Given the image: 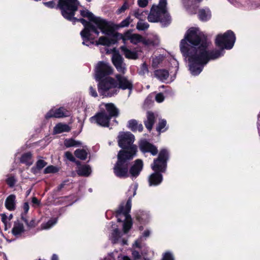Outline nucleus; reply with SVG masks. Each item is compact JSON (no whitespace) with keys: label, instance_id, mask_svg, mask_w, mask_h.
<instances>
[{"label":"nucleus","instance_id":"50","mask_svg":"<svg viewBox=\"0 0 260 260\" xmlns=\"http://www.w3.org/2000/svg\"><path fill=\"white\" fill-rule=\"evenodd\" d=\"M160 58L158 57H155L153 59V64L156 65L159 62Z\"/></svg>","mask_w":260,"mask_h":260},{"label":"nucleus","instance_id":"58","mask_svg":"<svg viewBox=\"0 0 260 260\" xmlns=\"http://www.w3.org/2000/svg\"><path fill=\"white\" fill-rule=\"evenodd\" d=\"M5 215L4 214H3V215H2V221H3L4 222H5Z\"/></svg>","mask_w":260,"mask_h":260},{"label":"nucleus","instance_id":"44","mask_svg":"<svg viewBox=\"0 0 260 260\" xmlns=\"http://www.w3.org/2000/svg\"><path fill=\"white\" fill-rule=\"evenodd\" d=\"M138 5L141 7H145L148 4L147 0H138Z\"/></svg>","mask_w":260,"mask_h":260},{"label":"nucleus","instance_id":"43","mask_svg":"<svg viewBox=\"0 0 260 260\" xmlns=\"http://www.w3.org/2000/svg\"><path fill=\"white\" fill-rule=\"evenodd\" d=\"M162 260H173L172 255L169 252H166L163 256Z\"/></svg>","mask_w":260,"mask_h":260},{"label":"nucleus","instance_id":"52","mask_svg":"<svg viewBox=\"0 0 260 260\" xmlns=\"http://www.w3.org/2000/svg\"><path fill=\"white\" fill-rule=\"evenodd\" d=\"M150 232L149 230H146L144 232L143 235L144 237H148L150 235Z\"/></svg>","mask_w":260,"mask_h":260},{"label":"nucleus","instance_id":"23","mask_svg":"<svg viewBox=\"0 0 260 260\" xmlns=\"http://www.w3.org/2000/svg\"><path fill=\"white\" fill-rule=\"evenodd\" d=\"M96 45H102L105 46H109L111 44L115 42V40L113 38H109L107 37H101L98 41H96Z\"/></svg>","mask_w":260,"mask_h":260},{"label":"nucleus","instance_id":"27","mask_svg":"<svg viewBox=\"0 0 260 260\" xmlns=\"http://www.w3.org/2000/svg\"><path fill=\"white\" fill-rule=\"evenodd\" d=\"M74 154L78 158L84 160L87 158V151L85 149H78L75 151Z\"/></svg>","mask_w":260,"mask_h":260},{"label":"nucleus","instance_id":"24","mask_svg":"<svg viewBox=\"0 0 260 260\" xmlns=\"http://www.w3.org/2000/svg\"><path fill=\"white\" fill-rule=\"evenodd\" d=\"M20 162L25 164L28 166L31 165L34 162L32 154L30 152L23 154L21 157Z\"/></svg>","mask_w":260,"mask_h":260},{"label":"nucleus","instance_id":"10","mask_svg":"<svg viewBox=\"0 0 260 260\" xmlns=\"http://www.w3.org/2000/svg\"><path fill=\"white\" fill-rule=\"evenodd\" d=\"M124 43L125 41L129 40L131 42L134 44H137L140 42H142L144 44H148V41L145 39L142 36L139 34H133L131 31H127L124 33L121 37Z\"/></svg>","mask_w":260,"mask_h":260},{"label":"nucleus","instance_id":"63","mask_svg":"<svg viewBox=\"0 0 260 260\" xmlns=\"http://www.w3.org/2000/svg\"><path fill=\"white\" fill-rule=\"evenodd\" d=\"M39 260H41V259H39Z\"/></svg>","mask_w":260,"mask_h":260},{"label":"nucleus","instance_id":"6","mask_svg":"<svg viewBox=\"0 0 260 260\" xmlns=\"http://www.w3.org/2000/svg\"><path fill=\"white\" fill-rule=\"evenodd\" d=\"M167 0H160L158 6H153L148 16V20L151 22L159 21L164 25L169 24L171 18L167 13L166 7Z\"/></svg>","mask_w":260,"mask_h":260},{"label":"nucleus","instance_id":"7","mask_svg":"<svg viewBox=\"0 0 260 260\" xmlns=\"http://www.w3.org/2000/svg\"><path fill=\"white\" fill-rule=\"evenodd\" d=\"M113 71V69L109 63L100 61L95 68V79L96 81H100L106 76L112 74Z\"/></svg>","mask_w":260,"mask_h":260},{"label":"nucleus","instance_id":"62","mask_svg":"<svg viewBox=\"0 0 260 260\" xmlns=\"http://www.w3.org/2000/svg\"><path fill=\"white\" fill-rule=\"evenodd\" d=\"M137 218H138V220H140V219L138 218V217H137Z\"/></svg>","mask_w":260,"mask_h":260},{"label":"nucleus","instance_id":"28","mask_svg":"<svg viewBox=\"0 0 260 260\" xmlns=\"http://www.w3.org/2000/svg\"><path fill=\"white\" fill-rule=\"evenodd\" d=\"M64 144L67 147H70L73 146H80L82 145V143L80 141H77L75 140L69 139H66L64 142Z\"/></svg>","mask_w":260,"mask_h":260},{"label":"nucleus","instance_id":"26","mask_svg":"<svg viewBox=\"0 0 260 260\" xmlns=\"http://www.w3.org/2000/svg\"><path fill=\"white\" fill-rule=\"evenodd\" d=\"M155 76L161 81L166 80L169 77V73L165 70H158L154 72Z\"/></svg>","mask_w":260,"mask_h":260},{"label":"nucleus","instance_id":"16","mask_svg":"<svg viewBox=\"0 0 260 260\" xmlns=\"http://www.w3.org/2000/svg\"><path fill=\"white\" fill-rule=\"evenodd\" d=\"M25 229L23 223L19 220L15 221L13 224L12 233L16 237H19L24 233Z\"/></svg>","mask_w":260,"mask_h":260},{"label":"nucleus","instance_id":"31","mask_svg":"<svg viewBox=\"0 0 260 260\" xmlns=\"http://www.w3.org/2000/svg\"><path fill=\"white\" fill-rule=\"evenodd\" d=\"M166 120L164 119L160 120L156 128L157 131L159 133L165 132L167 129V128H166Z\"/></svg>","mask_w":260,"mask_h":260},{"label":"nucleus","instance_id":"60","mask_svg":"<svg viewBox=\"0 0 260 260\" xmlns=\"http://www.w3.org/2000/svg\"><path fill=\"white\" fill-rule=\"evenodd\" d=\"M30 190H28V191H27V195H28V194H29V193H30Z\"/></svg>","mask_w":260,"mask_h":260},{"label":"nucleus","instance_id":"4","mask_svg":"<svg viewBox=\"0 0 260 260\" xmlns=\"http://www.w3.org/2000/svg\"><path fill=\"white\" fill-rule=\"evenodd\" d=\"M116 80L107 77L102 80L98 85L99 92L104 96H111L117 94L119 89L131 90L133 88L132 81L126 77L117 74Z\"/></svg>","mask_w":260,"mask_h":260},{"label":"nucleus","instance_id":"32","mask_svg":"<svg viewBox=\"0 0 260 260\" xmlns=\"http://www.w3.org/2000/svg\"><path fill=\"white\" fill-rule=\"evenodd\" d=\"M112 60L113 63L115 66L116 64L122 61L123 58L118 53L115 52L113 54Z\"/></svg>","mask_w":260,"mask_h":260},{"label":"nucleus","instance_id":"21","mask_svg":"<svg viewBox=\"0 0 260 260\" xmlns=\"http://www.w3.org/2000/svg\"><path fill=\"white\" fill-rule=\"evenodd\" d=\"M128 127L134 132L137 131L141 132L143 128L142 124L139 123L138 121L135 119L131 120L128 122Z\"/></svg>","mask_w":260,"mask_h":260},{"label":"nucleus","instance_id":"3","mask_svg":"<svg viewBox=\"0 0 260 260\" xmlns=\"http://www.w3.org/2000/svg\"><path fill=\"white\" fill-rule=\"evenodd\" d=\"M134 136L130 132H121L118 136V145L124 150H120L118 160L114 167L115 175L119 178L128 176L129 161L136 155L137 147L134 145Z\"/></svg>","mask_w":260,"mask_h":260},{"label":"nucleus","instance_id":"38","mask_svg":"<svg viewBox=\"0 0 260 260\" xmlns=\"http://www.w3.org/2000/svg\"><path fill=\"white\" fill-rule=\"evenodd\" d=\"M144 12H141L139 10H136L134 11L133 12V15L136 17L137 18L141 20L142 19V16L143 15Z\"/></svg>","mask_w":260,"mask_h":260},{"label":"nucleus","instance_id":"39","mask_svg":"<svg viewBox=\"0 0 260 260\" xmlns=\"http://www.w3.org/2000/svg\"><path fill=\"white\" fill-rule=\"evenodd\" d=\"M66 157L69 160L73 162H76V159L74 157L72 153L69 151H67L64 154Z\"/></svg>","mask_w":260,"mask_h":260},{"label":"nucleus","instance_id":"34","mask_svg":"<svg viewBox=\"0 0 260 260\" xmlns=\"http://www.w3.org/2000/svg\"><path fill=\"white\" fill-rule=\"evenodd\" d=\"M115 67L119 72L122 74H124L125 73L126 69L125 64L123 63V60L120 62L119 63L116 64L115 66Z\"/></svg>","mask_w":260,"mask_h":260},{"label":"nucleus","instance_id":"29","mask_svg":"<svg viewBox=\"0 0 260 260\" xmlns=\"http://www.w3.org/2000/svg\"><path fill=\"white\" fill-rule=\"evenodd\" d=\"M121 235L120 233L119 232L118 229H115L113 230L110 236V239L113 243L117 242L118 239L121 237Z\"/></svg>","mask_w":260,"mask_h":260},{"label":"nucleus","instance_id":"2","mask_svg":"<svg viewBox=\"0 0 260 260\" xmlns=\"http://www.w3.org/2000/svg\"><path fill=\"white\" fill-rule=\"evenodd\" d=\"M79 4L78 0H59L62 16L74 22L79 21L84 25V29L80 32L83 40V44L88 46L89 44L86 43H92L93 41L99 35L100 32L91 22L95 24L103 34L113 35L114 29L111 23L101 17L94 16L87 9L80 10V14L82 17L87 18L89 22L82 18L77 19L74 17L75 12L77 10Z\"/></svg>","mask_w":260,"mask_h":260},{"label":"nucleus","instance_id":"41","mask_svg":"<svg viewBox=\"0 0 260 260\" xmlns=\"http://www.w3.org/2000/svg\"><path fill=\"white\" fill-rule=\"evenodd\" d=\"M131 19L129 17H127L125 19L123 20L120 23V26L121 27H126L127 26L129 23H131Z\"/></svg>","mask_w":260,"mask_h":260},{"label":"nucleus","instance_id":"51","mask_svg":"<svg viewBox=\"0 0 260 260\" xmlns=\"http://www.w3.org/2000/svg\"><path fill=\"white\" fill-rule=\"evenodd\" d=\"M133 256L135 257V258H139V256H140V254H139V252L137 251H134L133 252Z\"/></svg>","mask_w":260,"mask_h":260},{"label":"nucleus","instance_id":"12","mask_svg":"<svg viewBox=\"0 0 260 260\" xmlns=\"http://www.w3.org/2000/svg\"><path fill=\"white\" fill-rule=\"evenodd\" d=\"M140 149L143 153L150 152L152 155H155L158 152L157 148L146 140H141L139 143Z\"/></svg>","mask_w":260,"mask_h":260},{"label":"nucleus","instance_id":"9","mask_svg":"<svg viewBox=\"0 0 260 260\" xmlns=\"http://www.w3.org/2000/svg\"><path fill=\"white\" fill-rule=\"evenodd\" d=\"M110 119L105 111L101 110V112L90 118V121L92 123H96L102 126L108 127Z\"/></svg>","mask_w":260,"mask_h":260},{"label":"nucleus","instance_id":"20","mask_svg":"<svg viewBox=\"0 0 260 260\" xmlns=\"http://www.w3.org/2000/svg\"><path fill=\"white\" fill-rule=\"evenodd\" d=\"M120 49L126 58L135 59L138 57L137 54L136 52L131 51L127 48L126 46H121Z\"/></svg>","mask_w":260,"mask_h":260},{"label":"nucleus","instance_id":"40","mask_svg":"<svg viewBox=\"0 0 260 260\" xmlns=\"http://www.w3.org/2000/svg\"><path fill=\"white\" fill-rule=\"evenodd\" d=\"M16 181V180L14 177H10L7 179V184L11 187L14 185Z\"/></svg>","mask_w":260,"mask_h":260},{"label":"nucleus","instance_id":"1","mask_svg":"<svg viewBox=\"0 0 260 260\" xmlns=\"http://www.w3.org/2000/svg\"><path fill=\"white\" fill-rule=\"evenodd\" d=\"M236 37L233 31L228 30L223 34L217 36L215 43L221 48L220 51H209L207 47L209 43L205 35L197 28H191L186 32L184 38L181 41V52L189 63V70L193 75H199L203 67L209 60L216 59L223 53V49H231Z\"/></svg>","mask_w":260,"mask_h":260},{"label":"nucleus","instance_id":"30","mask_svg":"<svg viewBox=\"0 0 260 260\" xmlns=\"http://www.w3.org/2000/svg\"><path fill=\"white\" fill-rule=\"evenodd\" d=\"M57 222V219L53 218L49 220L46 223H43L41 225V229L43 230H48L51 228L53 225Z\"/></svg>","mask_w":260,"mask_h":260},{"label":"nucleus","instance_id":"33","mask_svg":"<svg viewBox=\"0 0 260 260\" xmlns=\"http://www.w3.org/2000/svg\"><path fill=\"white\" fill-rule=\"evenodd\" d=\"M149 24L147 22L140 20L137 24V28L140 30H144L149 27Z\"/></svg>","mask_w":260,"mask_h":260},{"label":"nucleus","instance_id":"54","mask_svg":"<svg viewBox=\"0 0 260 260\" xmlns=\"http://www.w3.org/2000/svg\"><path fill=\"white\" fill-rule=\"evenodd\" d=\"M134 246H135L136 247H140V243L139 242V240H137L134 244Z\"/></svg>","mask_w":260,"mask_h":260},{"label":"nucleus","instance_id":"46","mask_svg":"<svg viewBox=\"0 0 260 260\" xmlns=\"http://www.w3.org/2000/svg\"><path fill=\"white\" fill-rule=\"evenodd\" d=\"M44 4L48 7L53 8L55 6V3L53 1H50L46 3H44Z\"/></svg>","mask_w":260,"mask_h":260},{"label":"nucleus","instance_id":"48","mask_svg":"<svg viewBox=\"0 0 260 260\" xmlns=\"http://www.w3.org/2000/svg\"><path fill=\"white\" fill-rule=\"evenodd\" d=\"M29 205L27 203H25L23 205V211L24 214H26L29 210Z\"/></svg>","mask_w":260,"mask_h":260},{"label":"nucleus","instance_id":"8","mask_svg":"<svg viewBox=\"0 0 260 260\" xmlns=\"http://www.w3.org/2000/svg\"><path fill=\"white\" fill-rule=\"evenodd\" d=\"M168 157V153L165 149H162L159 153L158 157L154 160L151 165L152 169L155 172H164L165 171L166 161Z\"/></svg>","mask_w":260,"mask_h":260},{"label":"nucleus","instance_id":"18","mask_svg":"<svg viewBox=\"0 0 260 260\" xmlns=\"http://www.w3.org/2000/svg\"><path fill=\"white\" fill-rule=\"evenodd\" d=\"M16 196L11 194L8 196L5 201V206L10 211L14 210L15 209Z\"/></svg>","mask_w":260,"mask_h":260},{"label":"nucleus","instance_id":"59","mask_svg":"<svg viewBox=\"0 0 260 260\" xmlns=\"http://www.w3.org/2000/svg\"><path fill=\"white\" fill-rule=\"evenodd\" d=\"M122 244H123V245H124V244H127V243H126V241L125 240H123L122 241Z\"/></svg>","mask_w":260,"mask_h":260},{"label":"nucleus","instance_id":"57","mask_svg":"<svg viewBox=\"0 0 260 260\" xmlns=\"http://www.w3.org/2000/svg\"><path fill=\"white\" fill-rule=\"evenodd\" d=\"M143 68H144V69L145 70H146V71H147V68H146V66L145 64H143Z\"/></svg>","mask_w":260,"mask_h":260},{"label":"nucleus","instance_id":"11","mask_svg":"<svg viewBox=\"0 0 260 260\" xmlns=\"http://www.w3.org/2000/svg\"><path fill=\"white\" fill-rule=\"evenodd\" d=\"M70 115V112L63 107L52 108L45 115L46 118L51 117L62 118Z\"/></svg>","mask_w":260,"mask_h":260},{"label":"nucleus","instance_id":"56","mask_svg":"<svg viewBox=\"0 0 260 260\" xmlns=\"http://www.w3.org/2000/svg\"><path fill=\"white\" fill-rule=\"evenodd\" d=\"M201 1H202V0H192V2L194 3H200L201 2Z\"/></svg>","mask_w":260,"mask_h":260},{"label":"nucleus","instance_id":"45","mask_svg":"<svg viewBox=\"0 0 260 260\" xmlns=\"http://www.w3.org/2000/svg\"><path fill=\"white\" fill-rule=\"evenodd\" d=\"M89 90L90 94L91 95H92L93 97H96L98 96V94L96 90L94 89H93L92 87H90Z\"/></svg>","mask_w":260,"mask_h":260},{"label":"nucleus","instance_id":"14","mask_svg":"<svg viewBox=\"0 0 260 260\" xmlns=\"http://www.w3.org/2000/svg\"><path fill=\"white\" fill-rule=\"evenodd\" d=\"M76 164L78 165L76 172L78 175L81 176H88L91 172V170L90 167L87 165H81L79 161H76Z\"/></svg>","mask_w":260,"mask_h":260},{"label":"nucleus","instance_id":"42","mask_svg":"<svg viewBox=\"0 0 260 260\" xmlns=\"http://www.w3.org/2000/svg\"><path fill=\"white\" fill-rule=\"evenodd\" d=\"M164 96L161 93H157L155 96V100L158 103H161L164 100Z\"/></svg>","mask_w":260,"mask_h":260},{"label":"nucleus","instance_id":"25","mask_svg":"<svg viewBox=\"0 0 260 260\" xmlns=\"http://www.w3.org/2000/svg\"><path fill=\"white\" fill-rule=\"evenodd\" d=\"M199 17L202 21H207L211 17V13L209 9H201L199 12Z\"/></svg>","mask_w":260,"mask_h":260},{"label":"nucleus","instance_id":"61","mask_svg":"<svg viewBox=\"0 0 260 260\" xmlns=\"http://www.w3.org/2000/svg\"><path fill=\"white\" fill-rule=\"evenodd\" d=\"M87 2H90L91 0H86Z\"/></svg>","mask_w":260,"mask_h":260},{"label":"nucleus","instance_id":"13","mask_svg":"<svg viewBox=\"0 0 260 260\" xmlns=\"http://www.w3.org/2000/svg\"><path fill=\"white\" fill-rule=\"evenodd\" d=\"M104 107L108 113V116L111 118L112 117H117L119 115V110L112 103H102L100 105L101 110L103 109Z\"/></svg>","mask_w":260,"mask_h":260},{"label":"nucleus","instance_id":"35","mask_svg":"<svg viewBox=\"0 0 260 260\" xmlns=\"http://www.w3.org/2000/svg\"><path fill=\"white\" fill-rule=\"evenodd\" d=\"M58 171V169L54 167L53 166H49L45 168L44 170V173L45 174H48V173H56Z\"/></svg>","mask_w":260,"mask_h":260},{"label":"nucleus","instance_id":"53","mask_svg":"<svg viewBox=\"0 0 260 260\" xmlns=\"http://www.w3.org/2000/svg\"><path fill=\"white\" fill-rule=\"evenodd\" d=\"M119 260H131V259L127 256H119Z\"/></svg>","mask_w":260,"mask_h":260},{"label":"nucleus","instance_id":"47","mask_svg":"<svg viewBox=\"0 0 260 260\" xmlns=\"http://www.w3.org/2000/svg\"><path fill=\"white\" fill-rule=\"evenodd\" d=\"M128 8L127 5L126 3H124L123 5L118 10L119 13H122L124 11Z\"/></svg>","mask_w":260,"mask_h":260},{"label":"nucleus","instance_id":"37","mask_svg":"<svg viewBox=\"0 0 260 260\" xmlns=\"http://www.w3.org/2000/svg\"><path fill=\"white\" fill-rule=\"evenodd\" d=\"M46 165L47 163L44 160L42 159H39L36 162V169L38 170H41Z\"/></svg>","mask_w":260,"mask_h":260},{"label":"nucleus","instance_id":"17","mask_svg":"<svg viewBox=\"0 0 260 260\" xmlns=\"http://www.w3.org/2000/svg\"><path fill=\"white\" fill-rule=\"evenodd\" d=\"M162 180V175L158 172H155V173L151 174L149 178V185H157L160 184Z\"/></svg>","mask_w":260,"mask_h":260},{"label":"nucleus","instance_id":"5","mask_svg":"<svg viewBox=\"0 0 260 260\" xmlns=\"http://www.w3.org/2000/svg\"><path fill=\"white\" fill-rule=\"evenodd\" d=\"M137 186L136 185H132L130 187V189L128 190V192L132 190L133 191V194L131 197H129L126 204L124 206L123 205H121L117 211L116 216L117 218L118 221L122 222L123 221V230L124 233H126L131 229L132 221L130 215L128 214L131 206H132V201L131 199L136 194V189Z\"/></svg>","mask_w":260,"mask_h":260},{"label":"nucleus","instance_id":"22","mask_svg":"<svg viewBox=\"0 0 260 260\" xmlns=\"http://www.w3.org/2000/svg\"><path fill=\"white\" fill-rule=\"evenodd\" d=\"M70 127L66 124L59 123L54 127V133L59 134L62 132H68L70 131Z\"/></svg>","mask_w":260,"mask_h":260},{"label":"nucleus","instance_id":"55","mask_svg":"<svg viewBox=\"0 0 260 260\" xmlns=\"http://www.w3.org/2000/svg\"><path fill=\"white\" fill-rule=\"evenodd\" d=\"M52 260H58V256L56 254H53L52 256Z\"/></svg>","mask_w":260,"mask_h":260},{"label":"nucleus","instance_id":"19","mask_svg":"<svg viewBox=\"0 0 260 260\" xmlns=\"http://www.w3.org/2000/svg\"><path fill=\"white\" fill-rule=\"evenodd\" d=\"M155 121V117L154 114L151 112H148L147 113V119L144 123L146 127L151 131Z\"/></svg>","mask_w":260,"mask_h":260},{"label":"nucleus","instance_id":"49","mask_svg":"<svg viewBox=\"0 0 260 260\" xmlns=\"http://www.w3.org/2000/svg\"><path fill=\"white\" fill-rule=\"evenodd\" d=\"M32 203L35 205H39L40 202L36 197H34L32 199Z\"/></svg>","mask_w":260,"mask_h":260},{"label":"nucleus","instance_id":"36","mask_svg":"<svg viewBox=\"0 0 260 260\" xmlns=\"http://www.w3.org/2000/svg\"><path fill=\"white\" fill-rule=\"evenodd\" d=\"M21 219L29 228L35 227L36 225V221L35 220L32 219L29 222H28L27 219L23 215H22Z\"/></svg>","mask_w":260,"mask_h":260},{"label":"nucleus","instance_id":"15","mask_svg":"<svg viewBox=\"0 0 260 260\" xmlns=\"http://www.w3.org/2000/svg\"><path fill=\"white\" fill-rule=\"evenodd\" d=\"M143 161L141 159H137L135 164L132 166L129 170V173L132 176L137 177L143 168Z\"/></svg>","mask_w":260,"mask_h":260}]
</instances>
